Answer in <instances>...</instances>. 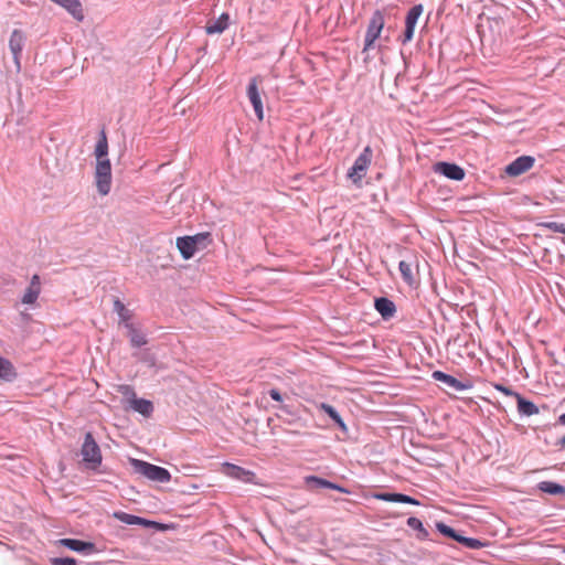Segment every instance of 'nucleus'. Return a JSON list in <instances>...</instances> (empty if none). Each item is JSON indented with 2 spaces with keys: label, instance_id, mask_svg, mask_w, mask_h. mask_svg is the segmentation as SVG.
I'll use <instances>...</instances> for the list:
<instances>
[{
  "label": "nucleus",
  "instance_id": "nucleus-1",
  "mask_svg": "<svg viewBox=\"0 0 565 565\" xmlns=\"http://www.w3.org/2000/svg\"><path fill=\"white\" fill-rule=\"evenodd\" d=\"M130 465L136 473L143 476L151 481L167 483L171 480L170 472L163 467L136 458L130 459Z\"/></svg>",
  "mask_w": 565,
  "mask_h": 565
},
{
  "label": "nucleus",
  "instance_id": "nucleus-2",
  "mask_svg": "<svg viewBox=\"0 0 565 565\" xmlns=\"http://www.w3.org/2000/svg\"><path fill=\"white\" fill-rule=\"evenodd\" d=\"M373 158V150L370 146H366L362 152L355 159L353 166L348 170L347 177L356 186L361 185L363 178L371 166Z\"/></svg>",
  "mask_w": 565,
  "mask_h": 565
},
{
  "label": "nucleus",
  "instance_id": "nucleus-3",
  "mask_svg": "<svg viewBox=\"0 0 565 565\" xmlns=\"http://www.w3.org/2000/svg\"><path fill=\"white\" fill-rule=\"evenodd\" d=\"M83 461L90 469H96L103 460L102 451L92 433H86L81 448Z\"/></svg>",
  "mask_w": 565,
  "mask_h": 565
},
{
  "label": "nucleus",
  "instance_id": "nucleus-4",
  "mask_svg": "<svg viewBox=\"0 0 565 565\" xmlns=\"http://www.w3.org/2000/svg\"><path fill=\"white\" fill-rule=\"evenodd\" d=\"M95 184L100 195H107L111 188V164L109 159L96 160Z\"/></svg>",
  "mask_w": 565,
  "mask_h": 565
},
{
  "label": "nucleus",
  "instance_id": "nucleus-5",
  "mask_svg": "<svg viewBox=\"0 0 565 565\" xmlns=\"http://www.w3.org/2000/svg\"><path fill=\"white\" fill-rule=\"evenodd\" d=\"M385 24V18L381 10H375L370 19L367 24L365 38H364V47L363 51L370 50L374 42L380 38L381 32Z\"/></svg>",
  "mask_w": 565,
  "mask_h": 565
},
{
  "label": "nucleus",
  "instance_id": "nucleus-6",
  "mask_svg": "<svg viewBox=\"0 0 565 565\" xmlns=\"http://www.w3.org/2000/svg\"><path fill=\"white\" fill-rule=\"evenodd\" d=\"M210 236L209 233L196 234L194 236H182L177 238V247L180 250L184 259H190L196 252V245L206 239Z\"/></svg>",
  "mask_w": 565,
  "mask_h": 565
},
{
  "label": "nucleus",
  "instance_id": "nucleus-7",
  "mask_svg": "<svg viewBox=\"0 0 565 565\" xmlns=\"http://www.w3.org/2000/svg\"><path fill=\"white\" fill-rule=\"evenodd\" d=\"M423 11L424 7L420 3L413 6L408 10L405 18V30L403 32V35L401 36V42L403 44H406L413 40L416 24Z\"/></svg>",
  "mask_w": 565,
  "mask_h": 565
},
{
  "label": "nucleus",
  "instance_id": "nucleus-8",
  "mask_svg": "<svg viewBox=\"0 0 565 565\" xmlns=\"http://www.w3.org/2000/svg\"><path fill=\"white\" fill-rule=\"evenodd\" d=\"M431 377L435 381L444 383L445 385L455 390L456 392H462L472 388V382L470 380L459 381L455 376L447 374L443 371H434Z\"/></svg>",
  "mask_w": 565,
  "mask_h": 565
},
{
  "label": "nucleus",
  "instance_id": "nucleus-9",
  "mask_svg": "<svg viewBox=\"0 0 565 565\" xmlns=\"http://www.w3.org/2000/svg\"><path fill=\"white\" fill-rule=\"evenodd\" d=\"M434 171L455 181H461L466 174L465 170L460 166L446 161L435 163Z\"/></svg>",
  "mask_w": 565,
  "mask_h": 565
},
{
  "label": "nucleus",
  "instance_id": "nucleus-10",
  "mask_svg": "<svg viewBox=\"0 0 565 565\" xmlns=\"http://www.w3.org/2000/svg\"><path fill=\"white\" fill-rule=\"evenodd\" d=\"M535 162L531 156H521L505 167V173L510 177H518L529 171Z\"/></svg>",
  "mask_w": 565,
  "mask_h": 565
},
{
  "label": "nucleus",
  "instance_id": "nucleus-11",
  "mask_svg": "<svg viewBox=\"0 0 565 565\" xmlns=\"http://www.w3.org/2000/svg\"><path fill=\"white\" fill-rule=\"evenodd\" d=\"M258 81H259V77H253L249 81V84L247 86V96H248L250 104L253 105V108H254V111H255L257 118L259 120H262L264 118V109H263V102H262L260 94H259L258 86H257Z\"/></svg>",
  "mask_w": 565,
  "mask_h": 565
},
{
  "label": "nucleus",
  "instance_id": "nucleus-12",
  "mask_svg": "<svg viewBox=\"0 0 565 565\" xmlns=\"http://www.w3.org/2000/svg\"><path fill=\"white\" fill-rule=\"evenodd\" d=\"M114 518L125 524H128V525H142V526L149 527V529L150 527L162 529V524H160L156 521L147 520L141 516L129 514V513L121 512V511L115 512Z\"/></svg>",
  "mask_w": 565,
  "mask_h": 565
},
{
  "label": "nucleus",
  "instance_id": "nucleus-13",
  "mask_svg": "<svg viewBox=\"0 0 565 565\" xmlns=\"http://www.w3.org/2000/svg\"><path fill=\"white\" fill-rule=\"evenodd\" d=\"M60 546L66 547L71 551L88 555L96 551V546L92 542H85L77 539H61L57 541Z\"/></svg>",
  "mask_w": 565,
  "mask_h": 565
},
{
  "label": "nucleus",
  "instance_id": "nucleus-14",
  "mask_svg": "<svg viewBox=\"0 0 565 565\" xmlns=\"http://www.w3.org/2000/svg\"><path fill=\"white\" fill-rule=\"evenodd\" d=\"M25 42V36L22 31L13 30L9 40V49L13 55L14 63L20 68V55L22 53Z\"/></svg>",
  "mask_w": 565,
  "mask_h": 565
},
{
  "label": "nucleus",
  "instance_id": "nucleus-15",
  "mask_svg": "<svg viewBox=\"0 0 565 565\" xmlns=\"http://www.w3.org/2000/svg\"><path fill=\"white\" fill-rule=\"evenodd\" d=\"M41 294V279L39 275H33L29 287L21 298V302L24 305H33L38 300Z\"/></svg>",
  "mask_w": 565,
  "mask_h": 565
},
{
  "label": "nucleus",
  "instance_id": "nucleus-16",
  "mask_svg": "<svg viewBox=\"0 0 565 565\" xmlns=\"http://www.w3.org/2000/svg\"><path fill=\"white\" fill-rule=\"evenodd\" d=\"M375 499L385 501V502H397V503H407L413 505H419V501L411 495L397 492H381L374 495Z\"/></svg>",
  "mask_w": 565,
  "mask_h": 565
},
{
  "label": "nucleus",
  "instance_id": "nucleus-17",
  "mask_svg": "<svg viewBox=\"0 0 565 565\" xmlns=\"http://www.w3.org/2000/svg\"><path fill=\"white\" fill-rule=\"evenodd\" d=\"M374 307L384 320L391 319L396 312L395 303L386 297L376 298Z\"/></svg>",
  "mask_w": 565,
  "mask_h": 565
},
{
  "label": "nucleus",
  "instance_id": "nucleus-18",
  "mask_svg": "<svg viewBox=\"0 0 565 565\" xmlns=\"http://www.w3.org/2000/svg\"><path fill=\"white\" fill-rule=\"evenodd\" d=\"M230 24L228 13H222L217 19L211 20L205 26L207 34H220L223 33Z\"/></svg>",
  "mask_w": 565,
  "mask_h": 565
},
{
  "label": "nucleus",
  "instance_id": "nucleus-19",
  "mask_svg": "<svg viewBox=\"0 0 565 565\" xmlns=\"http://www.w3.org/2000/svg\"><path fill=\"white\" fill-rule=\"evenodd\" d=\"M130 406L145 417H150L153 413V404L149 399L134 397L130 399Z\"/></svg>",
  "mask_w": 565,
  "mask_h": 565
},
{
  "label": "nucleus",
  "instance_id": "nucleus-20",
  "mask_svg": "<svg viewBox=\"0 0 565 565\" xmlns=\"http://www.w3.org/2000/svg\"><path fill=\"white\" fill-rule=\"evenodd\" d=\"M518 402V412L523 416L539 414V407L531 401L524 398L521 394H515Z\"/></svg>",
  "mask_w": 565,
  "mask_h": 565
},
{
  "label": "nucleus",
  "instance_id": "nucleus-21",
  "mask_svg": "<svg viewBox=\"0 0 565 565\" xmlns=\"http://www.w3.org/2000/svg\"><path fill=\"white\" fill-rule=\"evenodd\" d=\"M318 408L320 411L324 412L342 431L348 430V427H347L345 423L343 422L342 417L340 416L338 411L332 405L327 404V403H320Z\"/></svg>",
  "mask_w": 565,
  "mask_h": 565
},
{
  "label": "nucleus",
  "instance_id": "nucleus-22",
  "mask_svg": "<svg viewBox=\"0 0 565 565\" xmlns=\"http://www.w3.org/2000/svg\"><path fill=\"white\" fill-rule=\"evenodd\" d=\"M537 489L551 495H565V487L553 481H541Z\"/></svg>",
  "mask_w": 565,
  "mask_h": 565
},
{
  "label": "nucleus",
  "instance_id": "nucleus-23",
  "mask_svg": "<svg viewBox=\"0 0 565 565\" xmlns=\"http://www.w3.org/2000/svg\"><path fill=\"white\" fill-rule=\"evenodd\" d=\"M126 328L128 330V337L132 347L140 348L147 344L146 335L137 330L131 322H127Z\"/></svg>",
  "mask_w": 565,
  "mask_h": 565
},
{
  "label": "nucleus",
  "instance_id": "nucleus-24",
  "mask_svg": "<svg viewBox=\"0 0 565 565\" xmlns=\"http://www.w3.org/2000/svg\"><path fill=\"white\" fill-rule=\"evenodd\" d=\"M94 154L96 157V160L108 159V141L104 129L99 134V139L95 146Z\"/></svg>",
  "mask_w": 565,
  "mask_h": 565
},
{
  "label": "nucleus",
  "instance_id": "nucleus-25",
  "mask_svg": "<svg viewBox=\"0 0 565 565\" xmlns=\"http://www.w3.org/2000/svg\"><path fill=\"white\" fill-rule=\"evenodd\" d=\"M17 373L13 364L9 360L0 356V379L6 382H11Z\"/></svg>",
  "mask_w": 565,
  "mask_h": 565
},
{
  "label": "nucleus",
  "instance_id": "nucleus-26",
  "mask_svg": "<svg viewBox=\"0 0 565 565\" xmlns=\"http://www.w3.org/2000/svg\"><path fill=\"white\" fill-rule=\"evenodd\" d=\"M227 469L231 477L242 480L244 482H249L255 476L254 472L236 465L228 463Z\"/></svg>",
  "mask_w": 565,
  "mask_h": 565
},
{
  "label": "nucleus",
  "instance_id": "nucleus-27",
  "mask_svg": "<svg viewBox=\"0 0 565 565\" xmlns=\"http://www.w3.org/2000/svg\"><path fill=\"white\" fill-rule=\"evenodd\" d=\"M456 541L458 543H460L462 546H465L466 548L468 550H479V548H482L487 545L486 542H482L478 539H475V537H468V536H463L461 534L458 533L457 537H456Z\"/></svg>",
  "mask_w": 565,
  "mask_h": 565
},
{
  "label": "nucleus",
  "instance_id": "nucleus-28",
  "mask_svg": "<svg viewBox=\"0 0 565 565\" xmlns=\"http://www.w3.org/2000/svg\"><path fill=\"white\" fill-rule=\"evenodd\" d=\"M398 269L405 282L412 285L415 281L412 260H401L398 264Z\"/></svg>",
  "mask_w": 565,
  "mask_h": 565
},
{
  "label": "nucleus",
  "instance_id": "nucleus-29",
  "mask_svg": "<svg viewBox=\"0 0 565 565\" xmlns=\"http://www.w3.org/2000/svg\"><path fill=\"white\" fill-rule=\"evenodd\" d=\"M114 311L118 315L121 322H124L125 324L127 322H130L131 312L125 307V305L119 299H116L114 301Z\"/></svg>",
  "mask_w": 565,
  "mask_h": 565
},
{
  "label": "nucleus",
  "instance_id": "nucleus-30",
  "mask_svg": "<svg viewBox=\"0 0 565 565\" xmlns=\"http://www.w3.org/2000/svg\"><path fill=\"white\" fill-rule=\"evenodd\" d=\"M407 525L415 530V531H418L419 534H418V537L419 539H427L429 533L428 531L424 527L423 525V522L418 519V518H415V516H409L407 519Z\"/></svg>",
  "mask_w": 565,
  "mask_h": 565
},
{
  "label": "nucleus",
  "instance_id": "nucleus-31",
  "mask_svg": "<svg viewBox=\"0 0 565 565\" xmlns=\"http://www.w3.org/2000/svg\"><path fill=\"white\" fill-rule=\"evenodd\" d=\"M306 486L311 489H321L328 484V480L317 477V476H308L305 478Z\"/></svg>",
  "mask_w": 565,
  "mask_h": 565
},
{
  "label": "nucleus",
  "instance_id": "nucleus-32",
  "mask_svg": "<svg viewBox=\"0 0 565 565\" xmlns=\"http://www.w3.org/2000/svg\"><path fill=\"white\" fill-rule=\"evenodd\" d=\"M436 527H437V530H438L441 534H444L445 536L450 537V539H452V540H455V541H456V537H457V535H458V532H457L455 529H452L451 526H449V525H447V524H445V523H443V522H438V523L436 524Z\"/></svg>",
  "mask_w": 565,
  "mask_h": 565
},
{
  "label": "nucleus",
  "instance_id": "nucleus-33",
  "mask_svg": "<svg viewBox=\"0 0 565 565\" xmlns=\"http://www.w3.org/2000/svg\"><path fill=\"white\" fill-rule=\"evenodd\" d=\"M544 227L555 232L565 234V223L562 222H546L543 224Z\"/></svg>",
  "mask_w": 565,
  "mask_h": 565
},
{
  "label": "nucleus",
  "instance_id": "nucleus-34",
  "mask_svg": "<svg viewBox=\"0 0 565 565\" xmlns=\"http://www.w3.org/2000/svg\"><path fill=\"white\" fill-rule=\"evenodd\" d=\"M52 565H77V562L73 557H53L51 558Z\"/></svg>",
  "mask_w": 565,
  "mask_h": 565
},
{
  "label": "nucleus",
  "instance_id": "nucleus-35",
  "mask_svg": "<svg viewBox=\"0 0 565 565\" xmlns=\"http://www.w3.org/2000/svg\"><path fill=\"white\" fill-rule=\"evenodd\" d=\"M494 388L501 393H503L507 396H514L518 394L516 392L512 391L510 387L504 386L502 384H494Z\"/></svg>",
  "mask_w": 565,
  "mask_h": 565
},
{
  "label": "nucleus",
  "instance_id": "nucleus-36",
  "mask_svg": "<svg viewBox=\"0 0 565 565\" xmlns=\"http://www.w3.org/2000/svg\"><path fill=\"white\" fill-rule=\"evenodd\" d=\"M119 392L125 396H131V398L136 397L134 388L129 385H121Z\"/></svg>",
  "mask_w": 565,
  "mask_h": 565
},
{
  "label": "nucleus",
  "instance_id": "nucleus-37",
  "mask_svg": "<svg viewBox=\"0 0 565 565\" xmlns=\"http://www.w3.org/2000/svg\"><path fill=\"white\" fill-rule=\"evenodd\" d=\"M268 394H269V396H270L274 401L279 402V403H281V402H282V396H281L280 392H279L277 388H270V390L268 391Z\"/></svg>",
  "mask_w": 565,
  "mask_h": 565
},
{
  "label": "nucleus",
  "instance_id": "nucleus-38",
  "mask_svg": "<svg viewBox=\"0 0 565 565\" xmlns=\"http://www.w3.org/2000/svg\"><path fill=\"white\" fill-rule=\"evenodd\" d=\"M279 409H280L282 413H285V414H288V415H291V414H292V412H291V409H290V406H288V405H284V404H282V405H280V406H279Z\"/></svg>",
  "mask_w": 565,
  "mask_h": 565
},
{
  "label": "nucleus",
  "instance_id": "nucleus-39",
  "mask_svg": "<svg viewBox=\"0 0 565 565\" xmlns=\"http://www.w3.org/2000/svg\"><path fill=\"white\" fill-rule=\"evenodd\" d=\"M333 490H337V491L342 492V493H349L350 492L348 489H345L344 487H342V486H340L338 483L334 484V489Z\"/></svg>",
  "mask_w": 565,
  "mask_h": 565
},
{
  "label": "nucleus",
  "instance_id": "nucleus-40",
  "mask_svg": "<svg viewBox=\"0 0 565 565\" xmlns=\"http://www.w3.org/2000/svg\"><path fill=\"white\" fill-rule=\"evenodd\" d=\"M334 484H335V483H333V482H331V481H329V480H328V484H327L324 488H327V489H332V490H333V489H334Z\"/></svg>",
  "mask_w": 565,
  "mask_h": 565
},
{
  "label": "nucleus",
  "instance_id": "nucleus-41",
  "mask_svg": "<svg viewBox=\"0 0 565 565\" xmlns=\"http://www.w3.org/2000/svg\"><path fill=\"white\" fill-rule=\"evenodd\" d=\"M558 422L561 424H564L565 425V414H562L559 417H558Z\"/></svg>",
  "mask_w": 565,
  "mask_h": 565
},
{
  "label": "nucleus",
  "instance_id": "nucleus-42",
  "mask_svg": "<svg viewBox=\"0 0 565 565\" xmlns=\"http://www.w3.org/2000/svg\"><path fill=\"white\" fill-rule=\"evenodd\" d=\"M561 446H565V436L558 443Z\"/></svg>",
  "mask_w": 565,
  "mask_h": 565
}]
</instances>
